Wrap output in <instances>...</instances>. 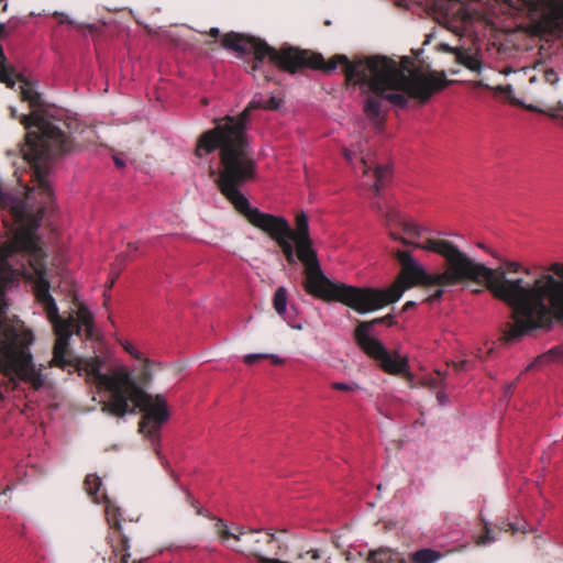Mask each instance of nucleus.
I'll return each instance as SVG.
<instances>
[{
	"mask_svg": "<svg viewBox=\"0 0 563 563\" xmlns=\"http://www.w3.org/2000/svg\"><path fill=\"white\" fill-rule=\"evenodd\" d=\"M343 155L354 169L360 164L362 173L367 176L372 165V153L366 148L363 142L353 144L350 148L343 150Z\"/></svg>",
	"mask_w": 563,
	"mask_h": 563,
	"instance_id": "nucleus-8",
	"label": "nucleus"
},
{
	"mask_svg": "<svg viewBox=\"0 0 563 563\" xmlns=\"http://www.w3.org/2000/svg\"><path fill=\"white\" fill-rule=\"evenodd\" d=\"M54 15L59 18V23H68L69 25L81 29V24L77 23L73 18L67 14L55 12Z\"/></svg>",
	"mask_w": 563,
	"mask_h": 563,
	"instance_id": "nucleus-25",
	"label": "nucleus"
},
{
	"mask_svg": "<svg viewBox=\"0 0 563 563\" xmlns=\"http://www.w3.org/2000/svg\"><path fill=\"white\" fill-rule=\"evenodd\" d=\"M114 163H115V165H117L118 167H120V168H121V167H123V166L125 165L124 161H123V159H121V158H119V157H117V156L114 157Z\"/></svg>",
	"mask_w": 563,
	"mask_h": 563,
	"instance_id": "nucleus-38",
	"label": "nucleus"
},
{
	"mask_svg": "<svg viewBox=\"0 0 563 563\" xmlns=\"http://www.w3.org/2000/svg\"><path fill=\"white\" fill-rule=\"evenodd\" d=\"M528 533H533L534 536L539 537V530L530 525H528Z\"/></svg>",
	"mask_w": 563,
	"mask_h": 563,
	"instance_id": "nucleus-35",
	"label": "nucleus"
},
{
	"mask_svg": "<svg viewBox=\"0 0 563 563\" xmlns=\"http://www.w3.org/2000/svg\"><path fill=\"white\" fill-rule=\"evenodd\" d=\"M437 398H438V401L441 404V405H445L446 402V397L443 393H438L437 395Z\"/></svg>",
	"mask_w": 563,
	"mask_h": 563,
	"instance_id": "nucleus-34",
	"label": "nucleus"
},
{
	"mask_svg": "<svg viewBox=\"0 0 563 563\" xmlns=\"http://www.w3.org/2000/svg\"><path fill=\"white\" fill-rule=\"evenodd\" d=\"M268 353H250L244 355L243 360L246 364L252 365L262 358H267Z\"/></svg>",
	"mask_w": 563,
	"mask_h": 563,
	"instance_id": "nucleus-24",
	"label": "nucleus"
},
{
	"mask_svg": "<svg viewBox=\"0 0 563 563\" xmlns=\"http://www.w3.org/2000/svg\"><path fill=\"white\" fill-rule=\"evenodd\" d=\"M387 321L391 324V314L368 322H361L355 330V339L361 349L374 357L384 371L390 374H400L407 368V360L399 355L389 354L383 343L372 335L374 324Z\"/></svg>",
	"mask_w": 563,
	"mask_h": 563,
	"instance_id": "nucleus-7",
	"label": "nucleus"
},
{
	"mask_svg": "<svg viewBox=\"0 0 563 563\" xmlns=\"http://www.w3.org/2000/svg\"><path fill=\"white\" fill-rule=\"evenodd\" d=\"M102 499L106 501V517L107 521L111 527L117 529H121V517L122 512L120 507L115 505L112 500H110L106 494H102Z\"/></svg>",
	"mask_w": 563,
	"mask_h": 563,
	"instance_id": "nucleus-11",
	"label": "nucleus"
},
{
	"mask_svg": "<svg viewBox=\"0 0 563 563\" xmlns=\"http://www.w3.org/2000/svg\"><path fill=\"white\" fill-rule=\"evenodd\" d=\"M255 174L256 163L242 155L239 166L229 163L219 189L252 225L277 242L289 263H295L296 257L300 260L305 265L308 292L322 299L335 300L342 284L330 280L322 272L312 247L307 216L303 212L298 213L296 230H292L285 218L251 207L249 199L242 194L241 186L252 180Z\"/></svg>",
	"mask_w": 563,
	"mask_h": 563,
	"instance_id": "nucleus-2",
	"label": "nucleus"
},
{
	"mask_svg": "<svg viewBox=\"0 0 563 563\" xmlns=\"http://www.w3.org/2000/svg\"><path fill=\"white\" fill-rule=\"evenodd\" d=\"M542 361V357L538 358L534 363L530 364L528 368L533 367L536 363H539Z\"/></svg>",
	"mask_w": 563,
	"mask_h": 563,
	"instance_id": "nucleus-42",
	"label": "nucleus"
},
{
	"mask_svg": "<svg viewBox=\"0 0 563 563\" xmlns=\"http://www.w3.org/2000/svg\"><path fill=\"white\" fill-rule=\"evenodd\" d=\"M367 558L372 563H405V558L399 552L389 548L368 551Z\"/></svg>",
	"mask_w": 563,
	"mask_h": 563,
	"instance_id": "nucleus-10",
	"label": "nucleus"
},
{
	"mask_svg": "<svg viewBox=\"0 0 563 563\" xmlns=\"http://www.w3.org/2000/svg\"><path fill=\"white\" fill-rule=\"evenodd\" d=\"M389 175H390V167L387 165L377 166L374 169L375 181L373 183L372 187L376 195L380 194V187L384 186V184L388 179Z\"/></svg>",
	"mask_w": 563,
	"mask_h": 563,
	"instance_id": "nucleus-13",
	"label": "nucleus"
},
{
	"mask_svg": "<svg viewBox=\"0 0 563 563\" xmlns=\"http://www.w3.org/2000/svg\"><path fill=\"white\" fill-rule=\"evenodd\" d=\"M274 309L278 316H284L287 311V290L285 287H279L274 294L273 298Z\"/></svg>",
	"mask_w": 563,
	"mask_h": 563,
	"instance_id": "nucleus-14",
	"label": "nucleus"
},
{
	"mask_svg": "<svg viewBox=\"0 0 563 563\" xmlns=\"http://www.w3.org/2000/svg\"><path fill=\"white\" fill-rule=\"evenodd\" d=\"M439 47H440V49H441L442 52L451 53V54H453L455 57H456V51H460V46H451V45H449V44H446V43H442V44H440V46H439Z\"/></svg>",
	"mask_w": 563,
	"mask_h": 563,
	"instance_id": "nucleus-29",
	"label": "nucleus"
},
{
	"mask_svg": "<svg viewBox=\"0 0 563 563\" xmlns=\"http://www.w3.org/2000/svg\"><path fill=\"white\" fill-rule=\"evenodd\" d=\"M120 344L134 358H136V360H144L145 363L150 362L147 358H144L143 354L132 343H130L129 341L121 340Z\"/></svg>",
	"mask_w": 563,
	"mask_h": 563,
	"instance_id": "nucleus-21",
	"label": "nucleus"
},
{
	"mask_svg": "<svg viewBox=\"0 0 563 563\" xmlns=\"http://www.w3.org/2000/svg\"><path fill=\"white\" fill-rule=\"evenodd\" d=\"M79 374L95 384L100 391L102 411L124 417L134 413L139 408L143 412L140 432L151 442L158 457L161 456L159 431L169 418V409L164 396L147 394L135 380L129 368L122 364L103 372L104 358L101 356L81 357L76 360Z\"/></svg>",
	"mask_w": 563,
	"mask_h": 563,
	"instance_id": "nucleus-3",
	"label": "nucleus"
},
{
	"mask_svg": "<svg viewBox=\"0 0 563 563\" xmlns=\"http://www.w3.org/2000/svg\"><path fill=\"white\" fill-rule=\"evenodd\" d=\"M373 207L376 208L377 210H382V207L379 203H374Z\"/></svg>",
	"mask_w": 563,
	"mask_h": 563,
	"instance_id": "nucleus-43",
	"label": "nucleus"
},
{
	"mask_svg": "<svg viewBox=\"0 0 563 563\" xmlns=\"http://www.w3.org/2000/svg\"><path fill=\"white\" fill-rule=\"evenodd\" d=\"M485 532L481 536L477 537V544L478 545H489L492 543H494L495 541H497L500 537L499 532H496L494 531L487 522H485Z\"/></svg>",
	"mask_w": 563,
	"mask_h": 563,
	"instance_id": "nucleus-17",
	"label": "nucleus"
},
{
	"mask_svg": "<svg viewBox=\"0 0 563 563\" xmlns=\"http://www.w3.org/2000/svg\"><path fill=\"white\" fill-rule=\"evenodd\" d=\"M475 85H476L477 87H483V88H487V89H492V88H493V86H490V85L486 84V82H485V81H483V80L477 81Z\"/></svg>",
	"mask_w": 563,
	"mask_h": 563,
	"instance_id": "nucleus-36",
	"label": "nucleus"
},
{
	"mask_svg": "<svg viewBox=\"0 0 563 563\" xmlns=\"http://www.w3.org/2000/svg\"><path fill=\"white\" fill-rule=\"evenodd\" d=\"M297 560H312V561H318V560H322L323 556H322V552L321 550L319 549H309L307 550L305 553L303 552H299L296 556Z\"/></svg>",
	"mask_w": 563,
	"mask_h": 563,
	"instance_id": "nucleus-22",
	"label": "nucleus"
},
{
	"mask_svg": "<svg viewBox=\"0 0 563 563\" xmlns=\"http://www.w3.org/2000/svg\"><path fill=\"white\" fill-rule=\"evenodd\" d=\"M456 13L461 16L462 20H464L466 18V13L464 12V10H462V8H459ZM454 14H455V12H451L450 8L445 9L443 23L445 24V26L449 30H451L455 34L462 35L464 33V30H462L460 26L455 25V22L451 18V15H454Z\"/></svg>",
	"mask_w": 563,
	"mask_h": 563,
	"instance_id": "nucleus-15",
	"label": "nucleus"
},
{
	"mask_svg": "<svg viewBox=\"0 0 563 563\" xmlns=\"http://www.w3.org/2000/svg\"><path fill=\"white\" fill-rule=\"evenodd\" d=\"M267 357L271 358L274 364H283L284 363V360L280 356L276 355V354H269L268 353Z\"/></svg>",
	"mask_w": 563,
	"mask_h": 563,
	"instance_id": "nucleus-32",
	"label": "nucleus"
},
{
	"mask_svg": "<svg viewBox=\"0 0 563 563\" xmlns=\"http://www.w3.org/2000/svg\"><path fill=\"white\" fill-rule=\"evenodd\" d=\"M14 280L8 258L0 254V372L12 382H24L34 389L44 385L41 366L31 353L33 331L24 325H12L8 320V289Z\"/></svg>",
	"mask_w": 563,
	"mask_h": 563,
	"instance_id": "nucleus-4",
	"label": "nucleus"
},
{
	"mask_svg": "<svg viewBox=\"0 0 563 563\" xmlns=\"http://www.w3.org/2000/svg\"><path fill=\"white\" fill-rule=\"evenodd\" d=\"M377 488H378V490H383V487H382V485H380V484L378 485V487H377Z\"/></svg>",
	"mask_w": 563,
	"mask_h": 563,
	"instance_id": "nucleus-46",
	"label": "nucleus"
},
{
	"mask_svg": "<svg viewBox=\"0 0 563 563\" xmlns=\"http://www.w3.org/2000/svg\"><path fill=\"white\" fill-rule=\"evenodd\" d=\"M222 46L233 51L240 57L253 53L256 59L253 70L260 67L265 57L290 73L306 65L322 68L328 73L342 67L346 79L360 86L362 92L367 95L364 100V112L372 120L379 119L383 100L405 108L409 98L424 102L446 85L443 73L413 70L410 68L411 60L408 57L397 62L390 57L377 55L350 62L345 55H336L328 62L321 56H314L309 60L307 53L292 47L276 51L260 38L235 33L225 34L222 37Z\"/></svg>",
	"mask_w": 563,
	"mask_h": 563,
	"instance_id": "nucleus-1",
	"label": "nucleus"
},
{
	"mask_svg": "<svg viewBox=\"0 0 563 563\" xmlns=\"http://www.w3.org/2000/svg\"><path fill=\"white\" fill-rule=\"evenodd\" d=\"M466 365H467V361L466 360H463L461 362H457V363H454V367L457 369V371H463L466 368Z\"/></svg>",
	"mask_w": 563,
	"mask_h": 563,
	"instance_id": "nucleus-33",
	"label": "nucleus"
},
{
	"mask_svg": "<svg viewBox=\"0 0 563 563\" xmlns=\"http://www.w3.org/2000/svg\"><path fill=\"white\" fill-rule=\"evenodd\" d=\"M256 108L266 109V98L261 93L252 98L239 118L227 117L217 121L216 128L203 133L198 142L196 154L199 157L221 147L222 170L217 180L218 186L221 185L229 163L239 166L242 155L255 162L247 143L245 129L250 120V111Z\"/></svg>",
	"mask_w": 563,
	"mask_h": 563,
	"instance_id": "nucleus-6",
	"label": "nucleus"
},
{
	"mask_svg": "<svg viewBox=\"0 0 563 563\" xmlns=\"http://www.w3.org/2000/svg\"><path fill=\"white\" fill-rule=\"evenodd\" d=\"M282 106V100L275 96L266 98V109L276 110Z\"/></svg>",
	"mask_w": 563,
	"mask_h": 563,
	"instance_id": "nucleus-28",
	"label": "nucleus"
},
{
	"mask_svg": "<svg viewBox=\"0 0 563 563\" xmlns=\"http://www.w3.org/2000/svg\"><path fill=\"white\" fill-rule=\"evenodd\" d=\"M285 322H287V324L292 328V329H296V330H301L302 329V324L301 323H297L295 322L292 316H291V312H287L284 314V316H280Z\"/></svg>",
	"mask_w": 563,
	"mask_h": 563,
	"instance_id": "nucleus-27",
	"label": "nucleus"
},
{
	"mask_svg": "<svg viewBox=\"0 0 563 563\" xmlns=\"http://www.w3.org/2000/svg\"><path fill=\"white\" fill-rule=\"evenodd\" d=\"M537 84H542L541 75H533L529 78V85L526 88V92L533 98H540L542 90L534 88Z\"/></svg>",
	"mask_w": 563,
	"mask_h": 563,
	"instance_id": "nucleus-20",
	"label": "nucleus"
},
{
	"mask_svg": "<svg viewBox=\"0 0 563 563\" xmlns=\"http://www.w3.org/2000/svg\"><path fill=\"white\" fill-rule=\"evenodd\" d=\"M219 34H220V30H219L218 27H212V29L210 30V35H211L212 37H217Z\"/></svg>",
	"mask_w": 563,
	"mask_h": 563,
	"instance_id": "nucleus-39",
	"label": "nucleus"
},
{
	"mask_svg": "<svg viewBox=\"0 0 563 563\" xmlns=\"http://www.w3.org/2000/svg\"><path fill=\"white\" fill-rule=\"evenodd\" d=\"M542 82L555 86L560 81V76L554 68L540 69Z\"/></svg>",
	"mask_w": 563,
	"mask_h": 563,
	"instance_id": "nucleus-19",
	"label": "nucleus"
},
{
	"mask_svg": "<svg viewBox=\"0 0 563 563\" xmlns=\"http://www.w3.org/2000/svg\"><path fill=\"white\" fill-rule=\"evenodd\" d=\"M492 90H494V91H495V92H497V93H503V95L507 96V97H508V99H509V101H510V102H512L514 104H519V106H525V107H526V104L523 103V101H522V100H520V99H518V98H516V97H514V96H512L514 88H512V86H511V85H507V86H501V85H499V86H495V87H493V88H492ZM527 108H528V109H531V110H534V109H536V108H534L533 106H531V104L527 106Z\"/></svg>",
	"mask_w": 563,
	"mask_h": 563,
	"instance_id": "nucleus-16",
	"label": "nucleus"
},
{
	"mask_svg": "<svg viewBox=\"0 0 563 563\" xmlns=\"http://www.w3.org/2000/svg\"><path fill=\"white\" fill-rule=\"evenodd\" d=\"M14 489L13 486H7L1 493H0V498L2 496H5L9 492H12Z\"/></svg>",
	"mask_w": 563,
	"mask_h": 563,
	"instance_id": "nucleus-37",
	"label": "nucleus"
},
{
	"mask_svg": "<svg viewBox=\"0 0 563 563\" xmlns=\"http://www.w3.org/2000/svg\"><path fill=\"white\" fill-rule=\"evenodd\" d=\"M199 515H205L202 508H198ZM206 516L214 520V533L220 543L230 550L252 554L258 558L262 563H287L282 558L288 552L290 543L303 541V536L289 530L280 529H254L222 518Z\"/></svg>",
	"mask_w": 563,
	"mask_h": 563,
	"instance_id": "nucleus-5",
	"label": "nucleus"
},
{
	"mask_svg": "<svg viewBox=\"0 0 563 563\" xmlns=\"http://www.w3.org/2000/svg\"><path fill=\"white\" fill-rule=\"evenodd\" d=\"M455 60L472 73L481 74L483 71L484 65L477 49L460 46V51H456Z\"/></svg>",
	"mask_w": 563,
	"mask_h": 563,
	"instance_id": "nucleus-9",
	"label": "nucleus"
},
{
	"mask_svg": "<svg viewBox=\"0 0 563 563\" xmlns=\"http://www.w3.org/2000/svg\"><path fill=\"white\" fill-rule=\"evenodd\" d=\"M507 267H508L510 271H512V272H515V273H518V272H519V269H520V264H519V263H517V262H508V263H507Z\"/></svg>",
	"mask_w": 563,
	"mask_h": 563,
	"instance_id": "nucleus-31",
	"label": "nucleus"
},
{
	"mask_svg": "<svg viewBox=\"0 0 563 563\" xmlns=\"http://www.w3.org/2000/svg\"><path fill=\"white\" fill-rule=\"evenodd\" d=\"M101 479L96 474L87 475L85 479V489L89 495H95L100 490Z\"/></svg>",
	"mask_w": 563,
	"mask_h": 563,
	"instance_id": "nucleus-18",
	"label": "nucleus"
},
{
	"mask_svg": "<svg viewBox=\"0 0 563 563\" xmlns=\"http://www.w3.org/2000/svg\"><path fill=\"white\" fill-rule=\"evenodd\" d=\"M442 559V553L433 549H421L413 553V563H437Z\"/></svg>",
	"mask_w": 563,
	"mask_h": 563,
	"instance_id": "nucleus-12",
	"label": "nucleus"
},
{
	"mask_svg": "<svg viewBox=\"0 0 563 563\" xmlns=\"http://www.w3.org/2000/svg\"><path fill=\"white\" fill-rule=\"evenodd\" d=\"M501 74H504V75H509V74H510V70H509V69H505V70H503V71H501Z\"/></svg>",
	"mask_w": 563,
	"mask_h": 563,
	"instance_id": "nucleus-44",
	"label": "nucleus"
},
{
	"mask_svg": "<svg viewBox=\"0 0 563 563\" xmlns=\"http://www.w3.org/2000/svg\"><path fill=\"white\" fill-rule=\"evenodd\" d=\"M508 526L512 530L514 533L521 532L523 534L528 533V523L526 521L522 522H509Z\"/></svg>",
	"mask_w": 563,
	"mask_h": 563,
	"instance_id": "nucleus-26",
	"label": "nucleus"
},
{
	"mask_svg": "<svg viewBox=\"0 0 563 563\" xmlns=\"http://www.w3.org/2000/svg\"><path fill=\"white\" fill-rule=\"evenodd\" d=\"M95 501H96L97 504H99L101 500L97 497V498L95 499Z\"/></svg>",
	"mask_w": 563,
	"mask_h": 563,
	"instance_id": "nucleus-45",
	"label": "nucleus"
},
{
	"mask_svg": "<svg viewBox=\"0 0 563 563\" xmlns=\"http://www.w3.org/2000/svg\"><path fill=\"white\" fill-rule=\"evenodd\" d=\"M412 306H415L413 301H407L404 308L408 309V308H411Z\"/></svg>",
	"mask_w": 563,
	"mask_h": 563,
	"instance_id": "nucleus-40",
	"label": "nucleus"
},
{
	"mask_svg": "<svg viewBox=\"0 0 563 563\" xmlns=\"http://www.w3.org/2000/svg\"><path fill=\"white\" fill-rule=\"evenodd\" d=\"M117 556L121 561V563H128V560L130 559V553L128 552V549L123 548L117 553Z\"/></svg>",
	"mask_w": 563,
	"mask_h": 563,
	"instance_id": "nucleus-30",
	"label": "nucleus"
},
{
	"mask_svg": "<svg viewBox=\"0 0 563 563\" xmlns=\"http://www.w3.org/2000/svg\"><path fill=\"white\" fill-rule=\"evenodd\" d=\"M332 387L338 390H344V391H354L360 389L358 385L356 383H343V382H335L332 384Z\"/></svg>",
	"mask_w": 563,
	"mask_h": 563,
	"instance_id": "nucleus-23",
	"label": "nucleus"
},
{
	"mask_svg": "<svg viewBox=\"0 0 563 563\" xmlns=\"http://www.w3.org/2000/svg\"><path fill=\"white\" fill-rule=\"evenodd\" d=\"M549 114L552 117V118H559V114L556 111H551L549 112Z\"/></svg>",
	"mask_w": 563,
	"mask_h": 563,
	"instance_id": "nucleus-41",
	"label": "nucleus"
}]
</instances>
